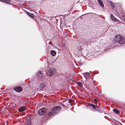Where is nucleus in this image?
Instances as JSON below:
<instances>
[{
    "mask_svg": "<svg viewBox=\"0 0 125 125\" xmlns=\"http://www.w3.org/2000/svg\"><path fill=\"white\" fill-rule=\"evenodd\" d=\"M14 90L16 92H20L22 91V89L21 87L18 86L14 88Z\"/></svg>",
    "mask_w": 125,
    "mask_h": 125,
    "instance_id": "obj_7",
    "label": "nucleus"
},
{
    "mask_svg": "<svg viewBox=\"0 0 125 125\" xmlns=\"http://www.w3.org/2000/svg\"><path fill=\"white\" fill-rule=\"evenodd\" d=\"M50 53L52 56H54L56 55V52L55 51L52 50L50 52Z\"/></svg>",
    "mask_w": 125,
    "mask_h": 125,
    "instance_id": "obj_13",
    "label": "nucleus"
},
{
    "mask_svg": "<svg viewBox=\"0 0 125 125\" xmlns=\"http://www.w3.org/2000/svg\"><path fill=\"white\" fill-rule=\"evenodd\" d=\"M42 82H44V81H43V80H42Z\"/></svg>",
    "mask_w": 125,
    "mask_h": 125,
    "instance_id": "obj_26",
    "label": "nucleus"
},
{
    "mask_svg": "<svg viewBox=\"0 0 125 125\" xmlns=\"http://www.w3.org/2000/svg\"><path fill=\"white\" fill-rule=\"evenodd\" d=\"M118 14L120 16H123V15L124 12L122 11H118Z\"/></svg>",
    "mask_w": 125,
    "mask_h": 125,
    "instance_id": "obj_20",
    "label": "nucleus"
},
{
    "mask_svg": "<svg viewBox=\"0 0 125 125\" xmlns=\"http://www.w3.org/2000/svg\"><path fill=\"white\" fill-rule=\"evenodd\" d=\"M113 111L116 113L117 114H119L120 111L118 110V109H113Z\"/></svg>",
    "mask_w": 125,
    "mask_h": 125,
    "instance_id": "obj_17",
    "label": "nucleus"
},
{
    "mask_svg": "<svg viewBox=\"0 0 125 125\" xmlns=\"http://www.w3.org/2000/svg\"><path fill=\"white\" fill-rule=\"evenodd\" d=\"M94 109L96 111L99 112L101 111V109L96 106Z\"/></svg>",
    "mask_w": 125,
    "mask_h": 125,
    "instance_id": "obj_16",
    "label": "nucleus"
},
{
    "mask_svg": "<svg viewBox=\"0 0 125 125\" xmlns=\"http://www.w3.org/2000/svg\"><path fill=\"white\" fill-rule=\"evenodd\" d=\"M61 107L59 106H56L53 107L51 109V112L48 113V115L49 116H54L57 113V111L60 110Z\"/></svg>",
    "mask_w": 125,
    "mask_h": 125,
    "instance_id": "obj_1",
    "label": "nucleus"
},
{
    "mask_svg": "<svg viewBox=\"0 0 125 125\" xmlns=\"http://www.w3.org/2000/svg\"><path fill=\"white\" fill-rule=\"evenodd\" d=\"M115 41L118 42L119 43L122 44L125 42V41L122 36L120 35H117L115 38Z\"/></svg>",
    "mask_w": 125,
    "mask_h": 125,
    "instance_id": "obj_2",
    "label": "nucleus"
},
{
    "mask_svg": "<svg viewBox=\"0 0 125 125\" xmlns=\"http://www.w3.org/2000/svg\"><path fill=\"white\" fill-rule=\"evenodd\" d=\"M54 62L53 60H49V62H48L49 66V67H51L52 66V64H53Z\"/></svg>",
    "mask_w": 125,
    "mask_h": 125,
    "instance_id": "obj_12",
    "label": "nucleus"
},
{
    "mask_svg": "<svg viewBox=\"0 0 125 125\" xmlns=\"http://www.w3.org/2000/svg\"><path fill=\"white\" fill-rule=\"evenodd\" d=\"M47 109L46 108H43L40 109L38 111V114L39 115H42L46 112Z\"/></svg>",
    "mask_w": 125,
    "mask_h": 125,
    "instance_id": "obj_3",
    "label": "nucleus"
},
{
    "mask_svg": "<svg viewBox=\"0 0 125 125\" xmlns=\"http://www.w3.org/2000/svg\"><path fill=\"white\" fill-rule=\"evenodd\" d=\"M0 1L8 3H10L9 0H0Z\"/></svg>",
    "mask_w": 125,
    "mask_h": 125,
    "instance_id": "obj_18",
    "label": "nucleus"
},
{
    "mask_svg": "<svg viewBox=\"0 0 125 125\" xmlns=\"http://www.w3.org/2000/svg\"><path fill=\"white\" fill-rule=\"evenodd\" d=\"M97 100H98L94 98V101L95 102H97Z\"/></svg>",
    "mask_w": 125,
    "mask_h": 125,
    "instance_id": "obj_24",
    "label": "nucleus"
},
{
    "mask_svg": "<svg viewBox=\"0 0 125 125\" xmlns=\"http://www.w3.org/2000/svg\"><path fill=\"white\" fill-rule=\"evenodd\" d=\"M45 38H46V37H45Z\"/></svg>",
    "mask_w": 125,
    "mask_h": 125,
    "instance_id": "obj_27",
    "label": "nucleus"
},
{
    "mask_svg": "<svg viewBox=\"0 0 125 125\" xmlns=\"http://www.w3.org/2000/svg\"><path fill=\"white\" fill-rule=\"evenodd\" d=\"M93 90L94 91H97L98 90V89L97 88V87L96 85H94V86Z\"/></svg>",
    "mask_w": 125,
    "mask_h": 125,
    "instance_id": "obj_22",
    "label": "nucleus"
},
{
    "mask_svg": "<svg viewBox=\"0 0 125 125\" xmlns=\"http://www.w3.org/2000/svg\"><path fill=\"white\" fill-rule=\"evenodd\" d=\"M109 4L111 6V8L113 9L115 8V6L114 4L111 1H109Z\"/></svg>",
    "mask_w": 125,
    "mask_h": 125,
    "instance_id": "obj_11",
    "label": "nucleus"
},
{
    "mask_svg": "<svg viewBox=\"0 0 125 125\" xmlns=\"http://www.w3.org/2000/svg\"><path fill=\"white\" fill-rule=\"evenodd\" d=\"M110 18L112 20H114L115 21H118L119 22L120 21L115 18L113 15H110Z\"/></svg>",
    "mask_w": 125,
    "mask_h": 125,
    "instance_id": "obj_8",
    "label": "nucleus"
},
{
    "mask_svg": "<svg viewBox=\"0 0 125 125\" xmlns=\"http://www.w3.org/2000/svg\"><path fill=\"white\" fill-rule=\"evenodd\" d=\"M73 101H73V100L71 99H70L69 100V102L70 103H73Z\"/></svg>",
    "mask_w": 125,
    "mask_h": 125,
    "instance_id": "obj_23",
    "label": "nucleus"
},
{
    "mask_svg": "<svg viewBox=\"0 0 125 125\" xmlns=\"http://www.w3.org/2000/svg\"><path fill=\"white\" fill-rule=\"evenodd\" d=\"M26 13L27 14L30 16L31 17H34V15H33V14H32L29 12H28L27 11L26 12Z\"/></svg>",
    "mask_w": 125,
    "mask_h": 125,
    "instance_id": "obj_15",
    "label": "nucleus"
},
{
    "mask_svg": "<svg viewBox=\"0 0 125 125\" xmlns=\"http://www.w3.org/2000/svg\"><path fill=\"white\" fill-rule=\"evenodd\" d=\"M50 102V101H48V103H49Z\"/></svg>",
    "mask_w": 125,
    "mask_h": 125,
    "instance_id": "obj_25",
    "label": "nucleus"
},
{
    "mask_svg": "<svg viewBox=\"0 0 125 125\" xmlns=\"http://www.w3.org/2000/svg\"><path fill=\"white\" fill-rule=\"evenodd\" d=\"M31 120H26L25 123L24 125H31Z\"/></svg>",
    "mask_w": 125,
    "mask_h": 125,
    "instance_id": "obj_14",
    "label": "nucleus"
},
{
    "mask_svg": "<svg viewBox=\"0 0 125 125\" xmlns=\"http://www.w3.org/2000/svg\"><path fill=\"white\" fill-rule=\"evenodd\" d=\"M98 2L99 3V4L101 7L103 8L104 7V5L101 0H97Z\"/></svg>",
    "mask_w": 125,
    "mask_h": 125,
    "instance_id": "obj_9",
    "label": "nucleus"
},
{
    "mask_svg": "<svg viewBox=\"0 0 125 125\" xmlns=\"http://www.w3.org/2000/svg\"><path fill=\"white\" fill-rule=\"evenodd\" d=\"M84 76L85 78L88 79V78H90V80L92 81V79L90 76V74L87 72H85L84 74Z\"/></svg>",
    "mask_w": 125,
    "mask_h": 125,
    "instance_id": "obj_5",
    "label": "nucleus"
},
{
    "mask_svg": "<svg viewBox=\"0 0 125 125\" xmlns=\"http://www.w3.org/2000/svg\"><path fill=\"white\" fill-rule=\"evenodd\" d=\"M43 75H44L41 73V72L39 71L38 73L37 74L36 77V78H38V79L40 81L41 80V79H42L43 78H44V77H43Z\"/></svg>",
    "mask_w": 125,
    "mask_h": 125,
    "instance_id": "obj_4",
    "label": "nucleus"
},
{
    "mask_svg": "<svg viewBox=\"0 0 125 125\" xmlns=\"http://www.w3.org/2000/svg\"><path fill=\"white\" fill-rule=\"evenodd\" d=\"M78 86L80 87H82L83 86L82 84L80 82H78Z\"/></svg>",
    "mask_w": 125,
    "mask_h": 125,
    "instance_id": "obj_21",
    "label": "nucleus"
},
{
    "mask_svg": "<svg viewBox=\"0 0 125 125\" xmlns=\"http://www.w3.org/2000/svg\"><path fill=\"white\" fill-rule=\"evenodd\" d=\"M89 105L91 107H92L94 109L96 107V105L92 104H89Z\"/></svg>",
    "mask_w": 125,
    "mask_h": 125,
    "instance_id": "obj_19",
    "label": "nucleus"
},
{
    "mask_svg": "<svg viewBox=\"0 0 125 125\" xmlns=\"http://www.w3.org/2000/svg\"><path fill=\"white\" fill-rule=\"evenodd\" d=\"M54 73V71H53L52 69H49L47 71V75L49 76H51Z\"/></svg>",
    "mask_w": 125,
    "mask_h": 125,
    "instance_id": "obj_6",
    "label": "nucleus"
},
{
    "mask_svg": "<svg viewBox=\"0 0 125 125\" xmlns=\"http://www.w3.org/2000/svg\"><path fill=\"white\" fill-rule=\"evenodd\" d=\"M26 109V107L25 106H21L19 109V111L20 112H22L25 110Z\"/></svg>",
    "mask_w": 125,
    "mask_h": 125,
    "instance_id": "obj_10",
    "label": "nucleus"
}]
</instances>
